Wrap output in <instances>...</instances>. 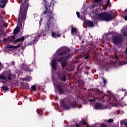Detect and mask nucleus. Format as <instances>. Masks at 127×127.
I'll return each mask as SVG.
<instances>
[{"label":"nucleus","instance_id":"f257e3e1","mask_svg":"<svg viewBox=\"0 0 127 127\" xmlns=\"http://www.w3.org/2000/svg\"><path fill=\"white\" fill-rule=\"evenodd\" d=\"M45 2V7L46 11H44L43 13L47 14L48 16H49V19L47 22V26L49 29H53L55 26L54 22H55V19H54V15L52 14V10L50 9V6L51 5V2H48L46 0H43Z\"/></svg>","mask_w":127,"mask_h":127},{"label":"nucleus","instance_id":"f03ea898","mask_svg":"<svg viewBox=\"0 0 127 127\" xmlns=\"http://www.w3.org/2000/svg\"><path fill=\"white\" fill-rule=\"evenodd\" d=\"M24 2L23 3L20 7V11L19 13L17 25L21 26V22H24V20L26 19V13H27V9H28V4L26 1L27 0H24Z\"/></svg>","mask_w":127,"mask_h":127},{"label":"nucleus","instance_id":"7ed1b4c3","mask_svg":"<svg viewBox=\"0 0 127 127\" xmlns=\"http://www.w3.org/2000/svg\"><path fill=\"white\" fill-rule=\"evenodd\" d=\"M96 18L100 20H105V21H111L113 20L114 16L110 13L104 12L102 13H96Z\"/></svg>","mask_w":127,"mask_h":127},{"label":"nucleus","instance_id":"20e7f679","mask_svg":"<svg viewBox=\"0 0 127 127\" xmlns=\"http://www.w3.org/2000/svg\"><path fill=\"white\" fill-rule=\"evenodd\" d=\"M60 103L62 107H63V108L65 109V110H70L71 108H76V106L75 102H72V103H70L69 105H66L65 102H64V100L63 99H62L61 100Z\"/></svg>","mask_w":127,"mask_h":127},{"label":"nucleus","instance_id":"39448f33","mask_svg":"<svg viewBox=\"0 0 127 127\" xmlns=\"http://www.w3.org/2000/svg\"><path fill=\"white\" fill-rule=\"evenodd\" d=\"M69 52L70 49L69 48H61L58 50L57 53H58V56H60L61 55H66V54H68Z\"/></svg>","mask_w":127,"mask_h":127},{"label":"nucleus","instance_id":"423d86ee","mask_svg":"<svg viewBox=\"0 0 127 127\" xmlns=\"http://www.w3.org/2000/svg\"><path fill=\"white\" fill-rule=\"evenodd\" d=\"M57 88L60 94H64V92H66L67 90L68 86L66 85V84L62 85L60 84L57 85Z\"/></svg>","mask_w":127,"mask_h":127},{"label":"nucleus","instance_id":"0eeeda50","mask_svg":"<svg viewBox=\"0 0 127 127\" xmlns=\"http://www.w3.org/2000/svg\"><path fill=\"white\" fill-rule=\"evenodd\" d=\"M68 58H69V56H67L64 58H62L58 59V62H61L63 68H64V67L66 66V64H67V62L66 61V60L68 59Z\"/></svg>","mask_w":127,"mask_h":127},{"label":"nucleus","instance_id":"6e6552de","mask_svg":"<svg viewBox=\"0 0 127 127\" xmlns=\"http://www.w3.org/2000/svg\"><path fill=\"white\" fill-rule=\"evenodd\" d=\"M122 38L121 35L115 36L113 37V42L116 44H118V43H120L121 41H122Z\"/></svg>","mask_w":127,"mask_h":127},{"label":"nucleus","instance_id":"1a4fd4ad","mask_svg":"<svg viewBox=\"0 0 127 127\" xmlns=\"http://www.w3.org/2000/svg\"><path fill=\"white\" fill-rule=\"evenodd\" d=\"M51 67L52 68V72L53 73V70L55 71L56 70V68H57V65H56V59H54L52 60L51 63Z\"/></svg>","mask_w":127,"mask_h":127},{"label":"nucleus","instance_id":"9d476101","mask_svg":"<svg viewBox=\"0 0 127 127\" xmlns=\"http://www.w3.org/2000/svg\"><path fill=\"white\" fill-rule=\"evenodd\" d=\"M27 38H31V40L32 41V43L31 44H34V43L35 42V40H36L37 38V36H35V35L33 34L31 36L30 35H28L27 36Z\"/></svg>","mask_w":127,"mask_h":127},{"label":"nucleus","instance_id":"9b49d317","mask_svg":"<svg viewBox=\"0 0 127 127\" xmlns=\"http://www.w3.org/2000/svg\"><path fill=\"white\" fill-rule=\"evenodd\" d=\"M58 78L61 81H64V82H65V81H66V72L60 74L58 76Z\"/></svg>","mask_w":127,"mask_h":127},{"label":"nucleus","instance_id":"f8f14e48","mask_svg":"<svg viewBox=\"0 0 127 127\" xmlns=\"http://www.w3.org/2000/svg\"><path fill=\"white\" fill-rule=\"evenodd\" d=\"M14 76H15L14 74H12L11 73H10V70H9L6 74V77L7 78V79H8V80H9V81H10L11 80V78H12V77H14Z\"/></svg>","mask_w":127,"mask_h":127},{"label":"nucleus","instance_id":"ddd939ff","mask_svg":"<svg viewBox=\"0 0 127 127\" xmlns=\"http://www.w3.org/2000/svg\"><path fill=\"white\" fill-rule=\"evenodd\" d=\"M94 109L95 110H102L104 109V106L101 103H97L94 106Z\"/></svg>","mask_w":127,"mask_h":127},{"label":"nucleus","instance_id":"4468645a","mask_svg":"<svg viewBox=\"0 0 127 127\" xmlns=\"http://www.w3.org/2000/svg\"><path fill=\"white\" fill-rule=\"evenodd\" d=\"M0 6L2 8H3L5 6V4H6V2H7V0H0Z\"/></svg>","mask_w":127,"mask_h":127},{"label":"nucleus","instance_id":"2eb2a0df","mask_svg":"<svg viewBox=\"0 0 127 127\" xmlns=\"http://www.w3.org/2000/svg\"><path fill=\"white\" fill-rule=\"evenodd\" d=\"M71 35H74V34H76L77 31L78 30L76 28L73 27V25H71Z\"/></svg>","mask_w":127,"mask_h":127},{"label":"nucleus","instance_id":"dca6fc26","mask_svg":"<svg viewBox=\"0 0 127 127\" xmlns=\"http://www.w3.org/2000/svg\"><path fill=\"white\" fill-rule=\"evenodd\" d=\"M22 69H23V70H25V71H30L31 72V70L29 69V67H28V66L23 64L22 66H21Z\"/></svg>","mask_w":127,"mask_h":127},{"label":"nucleus","instance_id":"f3484780","mask_svg":"<svg viewBox=\"0 0 127 127\" xmlns=\"http://www.w3.org/2000/svg\"><path fill=\"white\" fill-rule=\"evenodd\" d=\"M122 32L124 35V36L127 37V27H125L122 30Z\"/></svg>","mask_w":127,"mask_h":127},{"label":"nucleus","instance_id":"a211bd4d","mask_svg":"<svg viewBox=\"0 0 127 127\" xmlns=\"http://www.w3.org/2000/svg\"><path fill=\"white\" fill-rule=\"evenodd\" d=\"M22 81H26L29 82V81H31L32 80V78L29 76H27L26 77H24L22 78Z\"/></svg>","mask_w":127,"mask_h":127},{"label":"nucleus","instance_id":"6ab92c4d","mask_svg":"<svg viewBox=\"0 0 127 127\" xmlns=\"http://www.w3.org/2000/svg\"><path fill=\"white\" fill-rule=\"evenodd\" d=\"M24 40V36L21 37V38H18L15 41H14V44H16L17 42H19L20 41H21L22 42Z\"/></svg>","mask_w":127,"mask_h":127},{"label":"nucleus","instance_id":"aec40b11","mask_svg":"<svg viewBox=\"0 0 127 127\" xmlns=\"http://www.w3.org/2000/svg\"><path fill=\"white\" fill-rule=\"evenodd\" d=\"M85 23H86L89 27H93V26H94V24L90 21L87 20L85 21Z\"/></svg>","mask_w":127,"mask_h":127},{"label":"nucleus","instance_id":"412c9836","mask_svg":"<svg viewBox=\"0 0 127 127\" xmlns=\"http://www.w3.org/2000/svg\"><path fill=\"white\" fill-rule=\"evenodd\" d=\"M121 125H125L126 127H127V120L125 119L124 120H122L120 122Z\"/></svg>","mask_w":127,"mask_h":127},{"label":"nucleus","instance_id":"4be33fe9","mask_svg":"<svg viewBox=\"0 0 127 127\" xmlns=\"http://www.w3.org/2000/svg\"><path fill=\"white\" fill-rule=\"evenodd\" d=\"M51 35H52V37H55V38H56V37H60V36H61V34H55L54 32H52L51 34Z\"/></svg>","mask_w":127,"mask_h":127},{"label":"nucleus","instance_id":"5701e85b","mask_svg":"<svg viewBox=\"0 0 127 127\" xmlns=\"http://www.w3.org/2000/svg\"><path fill=\"white\" fill-rule=\"evenodd\" d=\"M19 32V27H17L13 31L14 34H17V33H18Z\"/></svg>","mask_w":127,"mask_h":127},{"label":"nucleus","instance_id":"b1692460","mask_svg":"<svg viewBox=\"0 0 127 127\" xmlns=\"http://www.w3.org/2000/svg\"><path fill=\"white\" fill-rule=\"evenodd\" d=\"M124 19L125 20H127V8L126 9V10L124 12Z\"/></svg>","mask_w":127,"mask_h":127},{"label":"nucleus","instance_id":"393cba45","mask_svg":"<svg viewBox=\"0 0 127 127\" xmlns=\"http://www.w3.org/2000/svg\"><path fill=\"white\" fill-rule=\"evenodd\" d=\"M37 114H38V115H41V114H42V113H43V110H41V109H38L37 110Z\"/></svg>","mask_w":127,"mask_h":127},{"label":"nucleus","instance_id":"a878e982","mask_svg":"<svg viewBox=\"0 0 127 127\" xmlns=\"http://www.w3.org/2000/svg\"><path fill=\"white\" fill-rule=\"evenodd\" d=\"M109 3H110V0H107V3H106L105 7H104L105 9H107V8H108V6H109Z\"/></svg>","mask_w":127,"mask_h":127},{"label":"nucleus","instance_id":"bb28decb","mask_svg":"<svg viewBox=\"0 0 127 127\" xmlns=\"http://www.w3.org/2000/svg\"><path fill=\"white\" fill-rule=\"evenodd\" d=\"M95 92L96 94H103V92L100 91L99 90V89H95Z\"/></svg>","mask_w":127,"mask_h":127},{"label":"nucleus","instance_id":"cd10ccee","mask_svg":"<svg viewBox=\"0 0 127 127\" xmlns=\"http://www.w3.org/2000/svg\"><path fill=\"white\" fill-rule=\"evenodd\" d=\"M114 122V119H109L107 121V122L109 124H111V123H113Z\"/></svg>","mask_w":127,"mask_h":127},{"label":"nucleus","instance_id":"c85d7f7f","mask_svg":"<svg viewBox=\"0 0 127 127\" xmlns=\"http://www.w3.org/2000/svg\"><path fill=\"white\" fill-rule=\"evenodd\" d=\"M20 45H21V44H19V45H17V46H11V47L12 48H18V47H20Z\"/></svg>","mask_w":127,"mask_h":127},{"label":"nucleus","instance_id":"c756f323","mask_svg":"<svg viewBox=\"0 0 127 127\" xmlns=\"http://www.w3.org/2000/svg\"><path fill=\"white\" fill-rule=\"evenodd\" d=\"M0 79H2V80H5V79H6V77L3 76V75H0Z\"/></svg>","mask_w":127,"mask_h":127},{"label":"nucleus","instance_id":"7c9ffc66","mask_svg":"<svg viewBox=\"0 0 127 127\" xmlns=\"http://www.w3.org/2000/svg\"><path fill=\"white\" fill-rule=\"evenodd\" d=\"M126 62H120L119 63V65H120V66H122V65H126Z\"/></svg>","mask_w":127,"mask_h":127},{"label":"nucleus","instance_id":"2f4dec72","mask_svg":"<svg viewBox=\"0 0 127 127\" xmlns=\"http://www.w3.org/2000/svg\"><path fill=\"white\" fill-rule=\"evenodd\" d=\"M114 60H115L116 62H117V61H119V57L118 56L114 57Z\"/></svg>","mask_w":127,"mask_h":127},{"label":"nucleus","instance_id":"473e14b6","mask_svg":"<svg viewBox=\"0 0 127 127\" xmlns=\"http://www.w3.org/2000/svg\"><path fill=\"white\" fill-rule=\"evenodd\" d=\"M3 41L4 42V43H5V44H7V43H6V42H7V41H8V40L7 39H3Z\"/></svg>","mask_w":127,"mask_h":127},{"label":"nucleus","instance_id":"72a5a7b5","mask_svg":"<svg viewBox=\"0 0 127 127\" xmlns=\"http://www.w3.org/2000/svg\"><path fill=\"white\" fill-rule=\"evenodd\" d=\"M31 89L33 91H35V90H36V87H35V85H32L31 86Z\"/></svg>","mask_w":127,"mask_h":127},{"label":"nucleus","instance_id":"f704fd0d","mask_svg":"<svg viewBox=\"0 0 127 127\" xmlns=\"http://www.w3.org/2000/svg\"><path fill=\"white\" fill-rule=\"evenodd\" d=\"M2 89L4 90V91H7V90H8V88L5 86H2Z\"/></svg>","mask_w":127,"mask_h":127},{"label":"nucleus","instance_id":"c9c22d12","mask_svg":"<svg viewBox=\"0 0 127 127\" xmlns=\"http://www.w3.org/2000/svg\"><path fill=\"white\" fill-rule=\"evenodd\" d=\"M125 112L124 111H118L117 112V115H119L120 114L121 115H123V114H124Z\"/></svg>","mask_w":127,"mask_h":127},{"label":"nucleus","instance_id":"e433bc0d","mask_svg":"<svg viewBox=\"0 0 127 127\" xmlns=\"http://www.w3.org/2000/svg\"><path fill=\"white\" fill-rule=\"evenodd\" d=\"M102 79L103 80L104 83L106 84L107 83V80L104 77H102Z\"/></svg>","mask_w":127,"mask_h":127},{"label":"nucleus","instance_id":"4c0bfd02","mask_svg":"<svg viewBox=\"0 0 127 127\" xmlns=\"http://www.w3.org/2000/svg\"><path fill=\"white\" fill-rule=\"evenodd\" d=\"M101 0H94V2L99 3L100 1H101Z\"/></svg>","mask_w":127,"mask_h":127},{"label":"nucleus","instance_id":"58836bf2","mask_svg":"<svg viewBox=\"0 0 127 127\" xmlns=\"http://www.w3.org/2000/svg\"><path fill=\"white\" fill-rule=\"evenodd\" d=\"M88 58H89V55H87L84 57V59L87 60Z\"/></svg>","mask_w":127,"mask_h":127},{"label":"nucleus","instance_id":"ea45409f","mask_svg":"<svg viewBox=\"0 0 127 127\" xmlns=\"http://www.w3.org/2000/svg\"><path fill=\"white\" fill-rule=\"evenodd\" d=\"M76 15L78 18H80V14L78 12H76Z\"/></svg>","mask_w":127,"mask_h":127},{"label":"nucleus","instance_id":"a19ab883","mask_svg":"<svg viewBox=\"0 0 127 127\" xmlns=\"http://www.w3.org/2000/svg\"><path fill=\"white\" fill-rule=\"evenodd\" d=\"M66 71H67L68 72H70V71H71V69H70L69 68H67Z\"/></svg>","mask_w":127,"mask_h":127},{"label":"nucleus","instance_id":"79ce46f5","mask_svg":"<svg viewBox=\"0 0 127 127\" xmlns=\"http://www.w3.org/2000/svg\"><path fill=\"white\" fill-rule=\"evenodd\" d=\"M12 65H15V63L14 62H12Z\"/></svg>","mask_w":127,"mask_h":127},{"label":"nucleus","instance_id":"37998d69","mask_svg":"<svg viewBox=\"0 0 127 127\" xmlns=\"http://www.w3.org/2000/svg\"><path fill=\"white\" fill-rule=\"evenodd\" d=\"M89 101L90 102H94L95 101V100H94V99H90V100H89Z\"/></svg>","mask_w":127,"mask_h":127},{"label":"nucleus","instance_id":"c03bdc74","mask_svg":"<svg viewBox=\"0 0 127 127\" xmlns=\"http://www.w3.org/2000/svg\"><path fill=\"white\" fill-rule=\"evenodd\" d=\"M75 126H76V127H80V125H79L78 124H76V125H75Z\"/></svg>","mask_w":127,"mask_h":127},{"label":"nucleus","instance_id":"a18cd8bd","mask_svg":"<svg viewBox=\"0 0 127 127\" xmlns=\"http://www.w3.org/2000/svg\"><path fill=\"white\" fill-rule=\"evenodd\" d=\"M42 21V18H41V20H40V22H39L40 25V24H41V21Z\"/></svg>","mask_w":127,"mask_h":127},{"label":"nucleus","instance_id":"49530a36","mask_svg":"<svg viewBox=\"0 0 127 127\" xmlns=\"http://www.w3.org/2000/svg\"><path fill=\"white\" fill-rule=\"evenodd\" d=\"M53 81L54 82V81H56V79L54 77H53Z\"/></svg>","mask_w":127,"mask_h":127},{"label":"nucleus","instance_id":"de8ad7c7","mask_svg":"<svg viewBox=\"0 0 127 127\" xmlns=\"http://www.w3.org/2000/svg\"><path fill=\"white\" fill-rule=\"evenodd\" d=\"M82 123H83V124L84 125V126H85V125H86V123H85V122H82Z\"/></svg>","mask_w":127,"mask_h":127},{"label":"nucleus","instance_id":"09e8293b","mask_svg":"<svg viewBox=\"0 0 127 127\" xmlns=\"http://www.w3.org/2000/svg\"><path fill=\"white\" fill-rule=\"evenodd\" d=\"M110 100H111V101L113 100V97H110Z\"/></svg>","mask_w":127,"mask_h":127},{"label":"nucleus","instance_id":"8fccbe9b","mask_svg":"<svg viewBox=\"0 0 127 127\" xmlns=\"http://www.w3.org/2000/svg\"><path fill=\"white\" fill-rule=\"evenodd\" d=\"M101 127H105V125H101Z\"/></svg>","mask_w":127,"mask_h":127},{"label":"nucleus","instance_id":"3c124183","mask_svg":"<svg viewBox=\"0 0 127 127\" xmlns=\"http://www.w3.org/2000/svg\"><path fill=\"white\" fill-rule=\"evenodd\" d=\"M126 54H127V49H126Z\"/></svg>","mask_w":127,"mask_h":127},{"label":"nucleus","instance_id":"603ef678","mask_svg":"<svg viewBox=\"0 0 127 127\" xmlns=\"http://www.w3.org/2000/svg\"><path fill=\"white\" fill-rule=\"evenodd\" d=\"M111 103H112L113 104H114V103H115V101H112V102H111Z\"/></svg>","mask_w":127,"mask_h":127},{"label":"nucleus","instance_id":"864d4df0","mask_svg":"<svg viewBox=\"0 0 127 127\" xmlns=\"http://www.w3.org/2000/svg\"><path fill=\"white\" fill-rule=\"evenodd\" d=\"M122 91H126V89H123Z\"/></svg>","mask_w":127,"mask_h":127},{"label":"nucleus","instance_id":"5fc2aeb1","mask_svg":"<svg viewBox=\"0 0 127 127\" xmlns=\"http://www.w3.org/2000/svg\"><path fill=\"white\" fill-rule=\"evenodd\" d=\"M0 65H1V63L0 62Z\"/></svg>","mask_w":127,"mask_h":127},{"label":"nucleus","instance_id":"6e6d98bb","mask_svg":"<svg viewBox=\"0 0 127 127\" xmlns=\"http://www.w3.org/2000/svg\"><path fill=\"white\" fill-rule=\"evenodd\" d=\"M0 17H1V14H0Z\"/></svg>","mask_w":127,"mask_h":127},{"label":"nucleus","instance_id":"4d7b16f0","mask_svg":"<svg viewBox=\"0 0 127 127\" xmlns=\"http://www.w3.org/2000/svg\"><path fill=\"white\" fill-rule=\"evenodd\" d=\"M12 38H13V39L14 38V36H12Z\"/></svg>","mask_w":127,"mask_h":127},{"label":"nucleus","instance_id":"13d9d810","mask_svg":"<svg viewBox=\"0 0 127 127\" xmlns=\"http://www.w3.org/2000/svg\"><path fill=\"white\" fill-rule=\"evenodd\" d=\"M54 86H55V83H54Z\"/></svg>","mask_w":127,"mask_h":127},{"label":"nucleus","instance_id":"bf43d9fd","mask_svg":"<svg viewBox=\"0 0 127 127\" xmlns=\"http://www.w3.org/2000/svg\"><path fill=\"white\" fill-rule=\"evenodd\" d=\"M100 10V11H102V10Z\"/></svg>","mask_w":127,"mask_h":127},{"label":"nucleus","instance_id":"052dcab7","mask_svg":"<svg viewBox=\"0 0 127 127\" xmlns=\"http://www.w3.org/2000/svg\"><path fill=\"white\" fill-rule=\"evenodd\" d=\"M115 63H113V64H115Z\"/></svg>","mask_w":127,"mask_h":127},{"label":"nucleus","instance_id":"680f3d73","mask_svg":"<svg viewBox=\"0 0 127 127\" xmlns=\"http://www.w3.org/2000/svg\"><path fill=\"white\" fill-rule=\"evenodd\" d=\"M0 29H1V28H0Z\"/></svg>","mask_w":127,"mask_h":127}]
</instances>
